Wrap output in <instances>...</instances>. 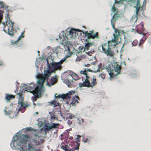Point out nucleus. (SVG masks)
I'll list each match as a JSON object with an SVG mask.
<instances>
[{
  "label": "nucleus",
  "mask_w": 151,
  "mask_h": 151,
  "mask_svg": "<svg viewBox=\"0 0 151 151\" xmlns=\"http://www.w3.org/2000/svg\"><path fill=\"white\" fill-rule=\"evenodd\" d=\"M35 86L32 84H30L29 86L27 87V88L29 90L30 92L32 93L34 96L32 98V100L33 101H37V98H40L41 97V92L40 91V89H38L37 88H35Z\"/></svg>",
  "instance_id": "5"
},
{
  "label": "nucleus",
  "mask_w": 151,
  "mask_h": 151,
  "mask_svg": "<svg viewBox=\"0 0 151 151\" xmlns=\"http://www.w3.org/2000/svg\"><path fill=\"white\" fill-rule=\"evenodd\" d=\"M81 136H80V135L78 136V138H77V139L78 140L79 139L81 138Z\"/></svg>",
  "instance_id": "43"
},
{
  "label": "nucleus",
  "mask_w": 151,
  "mask_h": 151,
  "mask_svg": "<svg viewBox=\"0 0 151 151\" xmlns=\"http://www.w3.org/2000/svg\"><path fill=\"white\" fill-rule=\"evenodd\" d=\"M11 23L12 24H10L11 30H10L9 26H8L7 23H6V25H4V30L6 33H7L11 36H13L14 34V30L13 29L14 23V22H11Z\"/></svg>",
  "instance_id": "11"
},
{
  "label": "nucleus",
  "mask_w": 151,
  "mask_h": 151,
  "mask_svg": "<svg viewBox=\"0 0 151 151\" xmlns=\"http://www.w3.org/2000/svg\"><path fill=\"white\" fill-rule=\"evenodd\" d=\"M4 6V3L2 2H0V9L3 8Z\"/></svg>",
  "instance_id": "37"
},
{
  "label": "nucleus",
  "mask_w": 151,
  "mask_h": 151,
  "mask_svg": "<svg viewBox=\"0 0 151 151\" xmlns=\"http://www.w3.org/2000/svg\"><path fill=\"white\" fill-rule=\"evenodd\" d=\"M91 45V44L89 43H88L85 45V48L80 47H79L80 50H81V51L84 52L85 51V49H86L87 50H88L90 47V46Z\"/></svg>",
  "instance_id": "19"
},
{
  "label": "nucleus",
  "mask_w": 151,
  "mask_h": 151,
  "mask_svg": "<svg viewBox=\"0 0 151 151\" xmlns=\"http://www.w3.org/2000/svg\"><path fill=\"white\" fill-rule=\"evenodd\" d=\"M38 133L37 134H35V136H38Z\"/></svg>",
  "instance_id": "44"
},
{
  "label": "nucleus",
  "mask_w": 151,
  "mask_h": 151,
  "mask_svg": "<svg viewBox=\"0 0 151 151\" xmlns=\"http://www.w3.org/2000/svg\"><path fill=\"white\" fill-rule=\"evenodd\" d=\"M112 12H117V9L116 7H115L114 5L112 6Z\"/></svg>",
  "instance_id": "30"
},
{
  "label": "nucleus",
  "mask_w": 151,
  "mask_h": 151,
  "mask_svg": "<svg viewBox=\"0 0 151 151\" xmlns=\"http://www.w3.org/2000/svg\"><path fill=\"white\" fill-rule=\"evenodd\" d=\"M99 76L101 77L102 79H104L105 78L106 75L104 73H102L100 74Z\"/></svg>",
  "instance_id": "31"
},
{
  "label": "nucleus",
  "mask_w": 151,
  "mask_h": 151,
  "mask_svg": "<svg viewBox=\"0 0 151 151\" xmlns=\"http://www.w3.org/2000/svg\"><path fill=\"white\" fill-rule=\"evenodd\" d=\"M119 15L117 14V12L114 14L111 20V23L112 27L115 28V22L118 19Z\"/></svg>",
  "instance_id": "16"
},
{
  "label": "nucleus",
  "mask_w": 151,
  "mask_h": 151,
  "mask_svg": "<svg viewBox=\"0 0 151 151\" xmlns=\"http://www.w3.org/2000/svg\"><path fill=\"white\" fill-rule=\"evenodd\" d=\"M36 114H37V113H38V112H36Z\"/></svg>",
  "instance_id": "52"
},
{
  "label": "nucleus",
  "mask_w": 151,
  "mask_h": 151,
  "mask_svg": "<svg viewBox=\"0 0 151 151\" xmlns=\"http://www.w3.org/2000/svg\"><path fill=\"white\" fill-rule=\"evenodd\" d=\"M90 80L91 82V84L90 83L89 86H84L83 87H93V86H95L97 84L96 82V79L95 76L93 75H91V77L89 80Z\"/></svg>",
  "instance_id": "15"
},
{
  "label": "nucleus",
  "mask_w": 151,
  "mask_h": 151,
  "mask_svg": "<svg viewBox=\"0 0 151 151\" xmlns=\"http://www.w3.org/2000/svg\"><path fill=\"white\" fill-rule=\"evenodd\" d=\"M15 98V96L9 94H6L5 96L6 99L7 100V101H9L12 99H14Z\"/></svg>",
  "instance_id": "21"
},
{
  "label": "nucleus",
  "mask_w": 151,
  "mask_h": 151,
  "mask_svg": "<svg viewBox=\"0 0 151 151\" xmlns=\"http://www.w3.org/2000/svg\"><path fill=\"white\" fill-rule=\"evenodd\" d=\"M24 32H23L22 33L21 35H20L18 37V40H20L21 39L23 38L24 37V36L23 35L24 33Z\"/></svg>",
  "instance_id": "33"
},
{
  "label": "nucleus",
  "mask_w": 151,
  "mask_h": 151,
  "mask_svg": "<svg viewBox=\"0 0 151 151\" xmlns=\"http://www.w3.org/2000/svg\"><path fill=\"white\" fill-rule=\"evenodd\" d=\"M4 112H5V114H6V115H9V114H8V113H7V112H6V109H5L4 110Z\"/></svg>",
  "instance_id": "42"
},
{
  "label": "nucleus",
  "mask_w": 151,
  "mask_h": 151,
  "mask_svg": "<svg viewBox=\"0 0 151 151\" xmlns=\"http://www.w3.org/2000/svg\"><path fill=\"white\" fill-rule=\"evenodd\" d=\"M134 29H132L131 31L132 32H133L134 31Z\"/></svg>",
  "instance_id": "47"
},
{
  "label": "nucleus",
  "mask_w": 151,
  "mask_h": 151,
  "mask_svg": "<svg viewBox=\"0 0 151 151\" xmlns=\"http://www.w3.org/2000/svg\"><path fill=\"white\" fill-rule=\"evenodd\" d=\"M68 48V50L69 51L70 50V49L69 47Z\"/></svg>",
  "instance_id": "49"
},
{
  "label": "nucleus",
  "mask_w": 151,
  "mask_h": 151,
  "mask_svg": "<svg viewBox=\"0 0 151 151\" xmlns=\"http://www.w3.org/2000/svg\"><path fill=\"white\" fill-rule=\"evenodd\" d=\"M69 117L71 118V119L72 117V116H69Z\"/></svg>",
  "instance_id": "48"
},
{
  "label": "nucleus",
  "mask_w": 151,
  "mask_h": 151,
  "mask_svg": "<svg viewBox=\"0 0 151 151\" xmlns=\"http://www.w3.org/2000/svg\"><path fill=\"white\" fill-rule=\"evenodd\" d=\"M81 32V30L80 29L76 30L73 28H71L69 32L70 35H71V37H72L73 38L76 39L77 37L76 35V32Z\"/></svg>",
  "instance_id": "14"
},
{
  "label": "nucleus",
  "mask_w": 151,
  "mask_h": 151,
  "mask_svg": "<svg viewBox=\"0 0 151 151\" xmlns=\"http://www.w3.org/2000/svg\"><path fill=\"white\" fill-rule=\"evenodd\" d=\"M57 79L58 77L56 76L51 77L49 81L47 82V85L49 86L54 85L57 81Z\"/></svg>",
  "instance_id": "13"
},
{
  "label": "nucleus",
  "mask_w": 151,
  "mask_h": 151,
  "mask_svg": "<svg viewBox=\"0 0 151 151\" xmlns=\"http://www.w3.org/2000/svg\"><path fill=\"white\" fill-rule=\"evenodd\" d=\"M2 14L0 13V22L1 21L2 17Z\"/></svg>",
  "instance_id": "41"
},
{
  "label": "nucleus",
  "mask_w": 151,
  "mask_h": 151,
  "mask_svg": "<svg viewBox=\"0 0 151 151\" xmlns=\"http://www.w3.org/2000/svg\"><path fill=\"white\" fill-rule=\"evenodd\" d=\"M79 144L78 142H73L72 144L73 148L71 149L72 151L74 150H78L79 149Z\"/></svg>",
  "instance_id": "20"
},
{
  "label": "nucleus",
  "mask_w": 151,
  "mask_h": 151,
  "mask_svg": "<svg viewBox=\"0 0 151 151\" xmlns=\"http://www.w3.org/2000/svg\"><path fill=\"white\" fill-rule=\"evenodd\" d=\"M142 7L140 6V4L138 2L137 5L136 11V12L135 15L136 16L139 15V12L140 10L142 11Z\"/></svg>",
  "instance_id": "18"
},
{
  "label": "nucleus",
  "mask_w": 151,
  "mask_h": 151,
  "mask_svg": "<svg viewBox=\"0 0 151 151\" xmlns=\"http://www.w3.org/2000/svg\"><path fill=\"white\" fill-rule=\"evenodd\" d=\"M145 29L144 27V22H141L139 24L137 25L135 28L136 31L138 33L142 34L143 35V37L140 40L139 46H141V45L147 38L148 36L145 32Z\"/></svg>",
  "instance_id": "4"
},
{
  "label": "nucleus",
  "mask_w": 151,
  "mask_h": 151,
  "mask_svg": "<svg viewBox=\"0 0 151 151\" xmlns=\"http://www.w3.org/2000/svg\"><path fill=\"white\" fill-rule=\"evenodd\" d=\"M60 125V124L58 123L56 124L55 123H53L52 124V125L50 126L51 129L52 128H57V126H58Z\"/></svg>",
  "instance_id": "26"
},
{
  "label": "nucleus",
  "mask_w": 151,
  "mask_h": 151,
  "mask_svg": "<svg viewBox=\"0 0 151 151\" xmlns=\"http://www.w3.org/2000/svg\"><path fill=\"white\" fill-rule=\"evenodd\" d=\"M112 67L114 70L111 69L110 67L108 68L107 69L111 79L116 77L117 75L120 74L121 69V66L118 65L116 63H113L112 65Z\"/></svg>",
  "instance_id": "3"
},
{
  "label": "nucleus",
  "mask_w": 151,
  "mask_h": 151,
  "mask_svg": "<svg viewBox=\"0 0 151 151\" xmlns=\"http://www.w3.org/2000/svg\"><path fill=\"white\" fill-rule=\"evenodd\" d=\"M89 141H90V140L88 139L87 138H86L85 139L84 142H89Z\"/></svg>",
  "instance_id": "39"
},
{
  "label": "nucleus",
  "mask_w": 151,
  "mask_h": 151,
  "mask_svg": "<svg viewBox=\"0 0 151 151\" xmlns=\"http://www.w3.org/2000/svg\"><path fill=\"white\" fill-rule=\"evenodd\" d=\"M79 98L78 96L76 95H75V96L72 99V101L70 104V106H75L76 104L78 103V100H79Z\"/></svg>",
  "instance_id": "17"
},
{
  "label": "nucleus",
  "mask_w": 151,
  "mask_h": 151,
  "mask_svg": "<svg viewBox=\"0 0 151 151\" xmlns=\"http://www.w3.org/2000/svg\"><path fill=\"white\" fill-rule=\"evenodd\" d=\"M26 129L27 130L29 131H31L32 130L34 132H37V130L36 129H32L31 127H27L26 128Z\"/></svg>",
  "instance_id": "29"
},
{
  "label": "nucleus",
  "mask_w": 151,
  "mask_h": 151,
  "mask_svg": "<svg viewBox=\"0 0 151 151\" xmlns=\"http://www.w3.org/2000/svg\"><path fill=\"white\" fill-rule=\"evenodd\" d=\"M77 55V58L76 59V60L77 61H80L82 59V56H79Z\"/></svg>",
  "instance_id": "35"
},
{
  "label": "nucleus",
  "mask_w": 151,
  "mask_h": 151,
  "mask_svg": "<svg viewBox=\"0 0 151 151\" xmlns=\"http://www.w3.org/2000/svg\"><path fill=\"white\" fill-rule=\"evenodd\" d=\"M51 105L53 106L54 107L59 106V103L58 102H57L56 101H52L51 102Z\"/></svg>",
  "instance_id": "24"
},
{
  "label": "nucleus",
  "mask_w": 151,
  "mask_h": 151,
  "mask_svg": "<svg viewBox=\"0 0 151 151\" xmlns=\"http://www.w3.org/2000/svg\"><path fill=\"white\" fill-rule=\"evenodd\" d=\"M45 73L42 77L41 78L37 81V86H36L35 85L33 84L35 86L34 89L37 88L38 89H40V91L43 87V83L45 82L46 80L48 78V77L50 75V72L49 70H44Z\"/></svg>",
  "instance_id": "6"
},
{
  "label": "nucleus",
  "mask_w": 151,
  "mask_h": 151,
  "mask_svg": "<svg viewBox=\"0 0 151 151\" xmlns=\"http://www.w3.org/2000/svg\"><path fill=\"white\" fill-rule=\"evenodd\" d=\"M61 147L62 148L63 150H65V151H71V150H69L68 149L67 145H66L65 146L62 145Z\"/></svg>",
  "instance_id": "27"
},
{
  "label": "nucleus",
  "mask_w": 151,
  "mask_h": 151,
  "mask_svg": "<svg viewBox=\"0 0 151 151\" xmlns=\"http://www.w3.org/2000/svg\"><path fill=\"white\" fill-rule=\"evenodd\" d=\"M94 30H92L88 32L87 31H85L83 32V33L85 34V37H87L88 39H94L95 38L97 39H99V33L96 32L95 35L93 34Z\"/></svg>",
  "instance_id": "10"
},
{
  "label": "nucleus",
  "mask_w": 151,
  "mask_h": 151,
  "mask_svg": "<svg viewBox=\"0 0 151 151\" xmlns=\"http://www.w3.org/2000/svg\"><path fill=\"white\" fill-rule=\"evenodd\" d=\"M51 119H52L54 120L55 119H57V117H56L55 116V115L54 114H50Z\"/></svg>",
  "instance_id": "32"
},
{
  "label": "nucleus",
  "mask_w": 151,
  "mask_h": 151,
  "mask_svg": "<svg viewBox=\"0 0 151 151\" xmlns=\"http://www.w3.org/2000/svg\"><path fill=\"white\" fill-rule=\"evenodd\" d=\"M86 53L89 56H91L93 54V52H92L89 51L86 52Z\"/></svg>",
  "instance_id": "36"
},
{
  "label": "nucleus",
  "mask_w": 151,
  "mask_h": 151,
  "mask_svg": "<svg viewBox=\"0 0 151 151\" xmlns=\"http://www.w3.org/2000/svg\"><path fill=\"white\" fill-rule=\"evenodd\" d=\"M75 93L74 91H71L67 93L66 94H63L61 95H57V94H55V96L56 98H58L59 99L62 98L63 100L65 99L67 100L68 99L70 100V99L71 98L72 95H73Z\"/></svg>",
  "instance_id": "9"
},
{
  "label": "nucleus",
  "mask_w": 151,
  "mask_h": 151,
  "mask_svg": "<svg viewBox=\"0 0 151 151\" xmlns=\"http://www.w3.org/2000/svg\"><path fill=\"white\" fill-rule=\"evenodd\" d=\"M138 16H136V15H134L133 16L130 20V22L131 23H135L138 19Z\"/></svg>",
  "instance_id": "23"
},
{
  "label": "nucleus",
  "mask_w": 151,
  "mask_h": 151,
  "mask_svg": "<svg viewBox=\"0 0 151 151\" xmlns=\"http://www.w3.org/2000/svg\"><path fill=\"white\" fill-rule=\"evenodd\" d=\"M92 63H93V62H92L90 64L85 63L83 65V66L85 67H89L91 66V64H92Z\"/></svg>",
  "instance_id": "38"
},
{
  "label": "nucleus",
  "mask_w": 151,
  "mask_h": 151,
  "mask_svg": "<svg viewBox=\"0 0 151 151\" xmlns=\"http://www.w3.org/2000/svg\"><path fill=\"white\" fill-rule=\"evenodd\" d=\"M68 42L67 41H65V42L63 41L62 42L60 43L61 44L65 46H66L68 45Z\"/></svg>",
  "instance_id": "34"
},
{
  "label": "nucleus",
  "mask_w": 151,
  "mask_h": 151,
  "mask_svg": "<svg viewBox=\"0 0 151 151\" xmlns=\"http://www.w3.org/2000/svg\"><path fill=\"white\" fill-rule=\"evenodd\" d=\"M114 42H111V40L109 41L107 43H102L101 46L99 47L98 48L101 47L103 53L108 56L113 57L114 55V53L110 47V45L115 46L114 45Z\"/></svg>",
  "instance_id": "1"
},
{
  "label": "nucleus",
  "mask_w": 151,
  "mask_h": 151,
  "mask_svg": "<svg viewBox=\"0 0 151 151\" xmlns=\"http://www.w3.org/2000/svg\"><path fill=\"white\" fill-rule=\"evenodd\" d=\"M37 52H38V53H39V52H39V51H37Z\"/></svg>",
  "instance_id": "51"
},
{
  "label": "nucleus",
  "mask_w": 151,
  "mask_h": 151,
  "mask_svg": "<svg viewBox=\"0 0 151 151\" xmlns=\"http://www.w3.org/2000/svg\"><path fill=\"white\" fill-rule=\"evenodd\" d=\"M65 60L66 58H64L58 62L56 63L53 62L50 63V65L49 64L48 61L47 60V66L48 67V69L47 70H49L51 73L52 72H55L57 70H61L62 68L61 65Z\"/></svg>",
  "instance_id": "2"
},
{
  "label": "nucleus",
  "mask_w": 151,
  "mask_h": 151,
  "mask_svg": "<svg viewBox=\"0 0 151 151\" xmlns=\"http://www.w3.org/2000/svg\"><path fill=\"white\" fill-rule=\"evenodd\" d=\"M17 95L18 96H17V98L19 99L18 105L19 108L18 110L17 114L19 111H21L22 113H23L26 110V108L28 107L29 105L25 104L23 103L24 98V97L22 96V92H19L17 93Z\"/></svg>",
  "instance_id": "8"
},
{
  "label": "nucleus",
  "mask_w": 151,
  "mask_h": 151,
  "mask_svg": "<svg viewBox=\"0 0 151 151\" xmlns=\"http://www.w3.org/2000/svg\"><path fill=\"white\" fill-rule=\"evenodd\" d=\"M112 28L114 30V31L115 34H113L114 38H113L111 40V42H114V45L116 46L119 40V35H120V32L119 30L115 28L112 27Z\"/></svg>",
  "instance_id": "12"
},
{
  "label": "nucleus",
  "mask_w": 151,
  "mask_h": 151,
  "mask_svg": "<svg viewBox=\"0 0 151 151\" xmlns=\"http://www.w3.org/2000/svg\"><path fill=\"white\" fill-rule=\"evenodd\" d=\"M91 70V69H88V70H89V71H90Z\"/></svg>",
  "instance_id": "50"
},
{
  "label": "nucleus",
  "mask_w": 151,
  "mask_h": 151,
  "mask_svg": "<svg viewBox=\"0 0 151 151\" xmlns=\"http://www.w3.org/2000/svg\"><path fill=\"white\" fill-rule=\"evenodd\" d=\"M72 121L70 120H68V122H67V123L68 124H71L72 123Z\"/></svg>",
  "instance_id": "40"
},
{
  "label": "nucleus",
  "mask_w": 151,
  "mask_h": 151,
  "mask_svg": "<svg viewBox=\"0 0 151 151\" xmlns=\"http://www.w3.org/2000/svg\"><path fill=\"white\" fill-rule=\"evenodd\" d=\"M138 41L137 40H134L132 42V45L134 46H136L138 44Z\"/></svg>",
  "instance_id": "28"
},
{
  "label": "nucleus",
  "mask_w": 151,
  "mask_h": 151,
  "mask_svg": "<svg viewBox=\"0 0 151 151\" xmlns=\"http://www.w3.org/2000/svg\"><path fill=\"white\" fill-rule=\"evenodd\" d=\"M51 129V128L50 126L49 125L48 126L47 125H45L44 126V127L41 130H44L45 132V133H46L47 132H49Z\"/></svg>",
  "instance_id": "22"
},
{
  "label": "nucleus",
  "mask_w": 151,
  "mask_h": 151,
  "mask_svg": "<svg viewBox=\"0 0 151 151\" xmlns=\"http://www.w3.org/2000/svg\"><path fill=\"white\" fill-rule=\"evenodd\" d=\"M80 73L81 74L83 75V76H82V80H83L85 78H86V79L85 81L83 83H79V87H82L84 86H90V82L89 79L90 78L91 75L88 73V72L85 69L84 70L80 71Z\"/></svg>",
  "instance_id": "7"
},
{
  "label": "nucleus",
  "mask_w": 151,
  "mask_h": 151,
  "mask_svg": "<svg viewBox=\"0 0 151 151\" xmlns=\"http://www.w3.org/2000/svg\"><path fill=\"white\" fill-rule=\"evenodd\" d=\"M66 78L68 82H70L73 80V77L70 74H68L66 76Z\"/></svg>",
  "instance_id": "25"
},
{
  "label": "nucleus",
  "mask_w": 151,
  "mask_h": 151,
  "mask_svg": "<svg viewBox=\"0 0 151 151\" xmlns=\"http://www.w3.org/2000/svg\"><path fill=\"white\" fill-rule=\"evenodd\" d=\"M2 62L1 61H0V65H2V64L1 63Z\"/></svg>",
  "instance_id": "46"
},
{
  "label": "nucleus",
  "mask_w": 151,
  "mask_h": 151,
  "mask_svg": "<svg viewBox=\"0 0 151 151\" xmlns=\"http://www.w3.org/2000/svg\"><path fill=\"white\" fill-rule=\"evenodd\" d=\"M81 120L83 123L84 122V119H82Z\"/></svg>",
  "instance_id": "45"
}]
</instances>
